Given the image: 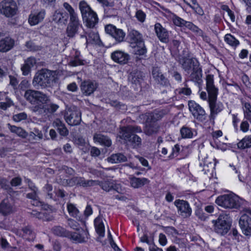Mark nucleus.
Returning a JSON list of instances; mask_svg holds the SVG:
<instances>
[{"label":"nucleus","instance_id":"obj_1","mask_svg":"<svg viewBox=\"0 0 251 251\" xmlns=\"http://www.w3.org/2000/svg\"><path fill=\"white\" fill-rule=\"evenodd\" d=\"M206 90L209 96V104L212 115H216L221 112L224 108L223 104L216 101L218 95V89L214 85L213 76L209 75L206 76Z\"/></svg>","mask_w":251,"mask_h":251},{"label":"nucleus","instance_id":"obj_2","mask_svg":"<svg viewBox=\"0 0 251 251\" xmlns=\"http://www.w3.org/2000/svg\"><path fill=\"white\" fill-rule=\"evenodd\" d=\"M53 72L47 69L38 71L35 75L32 84L36 89L51 87L55 82L56 77L52 74Z\"/></svg>","mask_w":251,"mask_h":251},{"label":"nucleus","instance_id":"obj_3","mask_svg":"<svg viewBox=\"0 0 251 251\" xmlns=\"http://www.w3.org/2000/svg\"><path fill=\"white\" fill-rule=\"evenodd\" d=\"M25 99L35 105V111H40V109L45 108V104L49 100L48 97L44 93L36 90L28 89L25 93Z\"/></svg>","mask_w":251,"mask_h":251},{"label":"nucleus","instance_id":"obj_4","mask_svg":"<svg viewBox=\"0 0 251 251\" xmlns=\"http://www.w3.org/2000/svg\"><path fill=\"white\" fill-rule=\"evenodd\" d=\"M79 8L81 14L83 22L85 26L90 28H94L99 21L96 12L94 11L84 0L80 1Z\"/></svg>","mask_w":251,"mask_h":251},{"label":"nucleus","instance_id":"obj_5","mask_svg":"<svg viewBox=\"0 0 251 251\" xmlns=\"http://www.w3.org/2000/svg\"><path fill=\"white\" fill-rule=\"evenodd\" d=\"M127 39L132 49V53L136 55L135 61L137 63L141 60V34L137 30L128 28Z\"/></svg>","mask_w":251,"mask_h":251},{"label":"nucleus","instance_id":"obj_6","mask_svg":"<svg viewBox=\"0 0 251 251\" xmlns=\"http://www.w3.org/2000/svg\"><path fill=\"white\" fill-rule=\"evenodd\" d=\"M165 114L164 110H155L153 112L146 114L144 117L146 119L145 133L151 135L156 132L158 127L156 122L161 119Z\"/></svg>","mask_w":251,"mask_h":251},{"label":"nucleus","instance_id":"obj_7","mask_svg":"<svg viewBox=\"0 0 251 251\" xmlns=\"http://www.w3.org/2000/svg\"><path fill=\"white\" fill-rule=\"evenodd\" d=\"M32 204L35 206L40 207L41 211L33 210L31 214L33 217L41 220L43 221H51L54 217L50 212V205L44 202L40 201L37 198L32 201Z\"/></svg>","mask_w":251,"mask_h":251},{"label":"nucleus","instance_id":"obj_8","mask_svg":"<svg viewBox=\"0 0 251 251\" xmlns=\"http://www.w3.org/2000/svg\"><path fill=\"white\" fill-rule=\"evenodd\" d=\"M212 223L214 225V231L220 235H224L230 228L231 220L229 215L222 214L216 220H213Z\"/></svg>","mask_w":251,"mask_h":251},{"label":"nucleus","instance_id":"obj_9","mask_svg":"<svg viewBox=\"0 0 251 251\" xmlns=\"http://www.w3.org/2000/svg\"><path fill=\"white\" fill-rule=\"evenodd\" d=\"M218 205L225 208H237L240 205L239 198L233 194H227L219 196L215 200Z\"/></svg>","mask_w":251,"mask_h":251},{"label":"nucleus","instance_id":"obj_10","mask_svg":"<svg viewBox=\"0 0 251 251\" xmlns=\"http://www.w3.org/2000/svg\"><path fill=\"white\" fill-rule=\"evenodd\" d=\"M18 7L14 0H2L0 1V13L7 18L15 16Z\"/></svg>","mask_w":251,"mask_h":251},{"label":"nucleus","instance_id":"obj_11","mask_svg":"<svg viewBox=\"0 0 251 251\" xmlns=\"http://www.w3.org/2000/svg\"><path fill=\"white\" fill-rule=\"evenodd\" d=\"M239 224L244 235H251V209H246L241 213Z\"/></svg>","mask_w":251,"mask_h":251},{"label":"nucleus","instance_id":"obj_12","mask_svg":"<svg viewBox=\"0 0 251 251\" xmlns=\"http://www.w3.org/2000/svg\"><path fill=\"white\" fill-rule=\"evenodd\" d=\"M64 116L66 122L71 126L79 125L81 121V113L77 109L73 110L69 108Z\"/></svg>","mask_w":251,"mask_h":251},{"label":"nucleus","instance_id":"obj_13","mask_svg":"<svg viewBox=\"0 0 251 251\" xmlns=\"http://www.w3.org/2000/svg\"><path fill=\"white\" fill-rule=\"evenodd\" d=\"M128 79L135 91H141V71L133 68L128 75Z\"/></svg>","mask_w":251,"mask_h":251},{"label":"nucleus","instance_id":"obj_14","mask_svg":"<svg viewBox=\"0 0 251 251\" xmlns=\"http://www.w3.org/2000/svg\"><path fill=\"white\" fill-rule=\"evenodd\" d=\"M178 214L184 218L190 217L192 214V209L189 203L182 200H176L174 202Z\"/></svg>","mask_w":251,"mask_h":251},{"label":"nucleus","instance_id":"obj_15","mask_svg":"<svg viewBox=\"0 0 251 251\" xmlns=\"http://www.w3.org/2000/svg\"><path fill=\"white\" fill-rule=\"evenodd\" d=\"M46 16L45 9L32 10L28 16V23L30 26H34L42 22Z\"/></svg>","mask_w":251,"mask_h":251},{"label":"nucleus","instance_id":"obj_16","mask_svg":"<svg viewBox=\"0 0 251 251\" xmlns=\"http://www.w3.org/2000/svg\"><path fill=\"white\" fill-rule=\"evenodd\" d=\"M110 57L114 62L121 65L128 64L130 60V56L128 53L120 50L113 51L111 53Z\"/></svg>","mask_w":251,"mask_h":251},{"label":"nucleus","instance_id":"obj_17","mask_svg":"<svg viewBox=\"0 0 251 251\" xmlns=\"http://www.w3.org/2000/svg\"><path fill=\"white\" fill-rule=\"evenodd\" d=\"M188 106L190 112L195 118L199 120H202L204 119L205 112L198 103L191 100L188 102Z\"/></svg>","mask_w":251,"mask_h":251},{"label":"nucleus","instance_id":"obj_18","mask_svg":"<svg viewBox=\"0 0 251 251\" xmlns=\"http://www.w3.org/2000/svg\"><path fill=\"white\" fill-rule=\"evenodd\" d=\"M105 31L106 33L111 35L118 42L124 41L126 35L122 29L117 28L115 25L111 24L107 25L105 26Z\"/></svg>","mask_w":251,"mask_h":251},{"label":"nucleus","instance_id":"obj_19","mask_svg":"<svg viewBox=\"0 0 251 251\" xmlns=\"http://www.w3.org/2000/svg\"><path fill=\"white\" fill-rule=\"evenodd\" d=\"M80 25L78 16L70 17V21L66 29L68 36L69 37H73L77 32Z\"/></svg>","mask_w":251,"mask_h":251},{"label":"nucleus","instance_id":"obj_20","mask_svg":"<svg viewBox=\"0 0 251 251\" xmlns=\"http://www.w3.org/2000/svg\"><path fill=\"white\" fill-rule=\"evenodd\" d=\"M15 45V41L10 36L0 38V52L5 53L11 50Z\"/></svg>","mask_w":251,"mask_h":251},{"label":"nucleus","instance_id":"obj_21","mask_svg":"<svg viewBox=\"0 0 251 251\" xmlns=\"http://www.w3.org/2000/svg\"><path fill=\"white\" fill-rule=\"evenodd\" d=\"M15 211L14 204L8 199H3L0 203V214L3 216H8Z\"/></svg>","mask_w":251,"mask_h":251},{"label":"nucleus","instance_id":"obj_22","mask_svg":"<svg viewBox=\"0 0 251 251\" xmlns=\"http://www.w3.org/2000/svg\"><path fill=\"white\" fill-rule=\"evenodd\" d=\"M154 29L155 33L161 42L165 43L169 42V33L160 24H156L154 25Z\"/></svg>","mask_w":251,"mask_h":251},{"label":"nucleus","instance_id":"obj_23","mask_svg":"<svg viewBox=\"0 0 251 251\" xmlns=\"http://www.w3.org/2000/svg\"><path fill=\"white\" fill-rule=\"evenodd\" d=\"M52 126L57 131L61 136L65 137L69 134V130L64 122L59 118L55 119L53 123Z\"/></svg>","mask_w":251,"mask_h":251},{"label":"nucleus","instance_id":"obj_24","mask_svg":"<svg viewBox=\"0 0 251 251\" xmlns=\"http://www.w3.org/2000/svg\"><path fill=\"white\" fill-rule=\"evenodd\" d=\"M120 138L126 142L130 141L133 133H135V128L132 126H124L120 128Z\"/></svg>","mask_w":251,"mask_h":251},{"label":"nucleus","instance_id":"obj_25","mask_svg":"<svg viewBox=\"0 0 251 251\" xmlns=\"http://www.w3.org/2000/svg\"><path fill=\"white\" fill-rule=\"evenodd\" d=\"M151 75L153 78L161 85H167V79L164 77L160 72L159 68L153 67L152 69Z\"/></svg>","mask_w":251,"mask_h":251},{"label":"nucleus","instance_id":"obj_26","mask_svg":"<svg viewBox=\"0 0 251 251\" xmlns=\"http://www.w3.org/2000/svg\"><path fill=\"white\" fill-rule=\"evenodd\" d=\"M80 89L85 95L89 96L95 91L96 87L91 81L85 80L81 83Z\"/></svg>","mask_w":251,"mask_h":251},{"label":"nucleus","instance_id":"obj_27","mask_svg":"<svg viewBox=\"0 0 251 251\" xmlns=\"http://www.w3.org/2000/svg\"><path fill=\"white\" fill-rule=\"evenodd\" d=\"M67 208L70 216L76 218L77 220L81 223H85L83 217L79 215V211L75 204L71 203H68L67 204Z\"/></svg>","mask_w":251,"mask_h":251},{"label":"nucleus","instance_id":"obj_28","mask_svg":"<svg viewBox=\"0 0 251 251\" xmlns=\"http://www.w3.org/2000/svg\"><path fill=\"white\" fill-rule=\"evenodd\" d=\"M94 140L96 142H98L100 145L106 147H109L112 145L111 140L107 136L101 134H95Z\"/></svg>","mask_w":251,"mask_h":251},{"label":"nucleus","instance_id":"obj_29","mask_svg":"<svg viewBox=\"0 0 251 251\" xmlns=\"http://www.w3.org/2000/svg\"><path fill=\"white\" fill-rule=\"evenodd\" d=\"M97 180L99 182H97V185L100 186L103 190L109 192L112 190H116V185L111 180Z\"/></svg>","mask_w":251,"mask_h":251},{"label":"nucleus","instance_id":"obj_30","mask_svg":"<svg viewBox=\"0 0 251 251\" xmlns=\"http://www.w3.org/2000/svg\"><path fill=\"white\" fill-rule=\"evenodd\" d=\"M53 234L57 236L67 238L69 231L60 226H54L52 228Z\"/></svg>","mask_w":251,"mask_h":251},{"label":"nucleus","instance_id":"obj_31","mask_svg":"<svg viewBox=\"0 0 251 251\" xmlns=\"http://www.w3.org/2000/svg\"><path fill=\"white\" fill-rule=\"evenodd\" d=\"M203 159L204 169L205 171H210L213 170L216 165L215 159L213 157L206 156Z\"/></svg>","mask_w":251,"mask_h":251},{"label":"nucleus","instance_id":"obj_32","mask_svg":"<svg viewBox=\"0 0 251 251\" xmlns=\"http://www.w3.org/2000/svg\"><path fill=\"white\" fill-rule=\"evenodd\" d=\"M69 15L66 11L56 12L54 15V19L57 20L59 23L66 24L67 23Z\"/></svg>","mask_w":251,"mask_h":251},{"label":"nucleus","instance_id":"obj_33","mask_svg":"<svg viewBox=\"0 0 251 251\" xmlns=\"http://www.w3.org/2000/svg\"><path fill=\"white\" fill-rule=\"evenodd\" d=\"M67 238L78 243H83L86 242L84 237L82 236L81 234L75 232L69 231Z\"/></svg>","mask_w":251,"mask_h":251},{"label":"nucleus","instance_id":"obj_34","mask_svg":"<svg viewBox=\"0 0 251 251\" xmlns=\"http://www.w3.org/2000/svg\"><path fill=\"white\" fill-rule=\"evenodd\" d=\"M238 148L245 149L251 147V135L246 136L238 144Z\"/></svg>","mask_w":251,"mask_h":251},{"label":"nucleus","instance_id":"obj_35","mask_svg":"<svg viewBox=\"0 0 251 251\" xmlns=\"http://www.w3.org/2000/svg\"><path fill=\"white\" fill-rule=\"evenodd\" d=\"M9 129L11 132L16 133L18 136L22 138H25L27 135V132L21 127L10 126Z\"/></svg>","mask_w":251,"mask_h":251},{"label":"nucleus","instance_id":"obj_36","mask_svg":"<svg viewBox=\"0 0 251 251\" xmlns=\"http://www.w3.org/2000/svg\"><path fill=\"white\" fill-rule=\"evenodd\" d=\"M225 41L233 48H236L239 45V41L230 34H226L224 37Z\"/></svg>","mask_w":251,"mask_h":251},{"label":"nucleus","instance_id":"obj_37","mask_svg":"<svg viewBox=\"0 0 251 251\" xmlns=\"http://www.w3.org/2000/svg\"><path fill=\"white\" fill-rule=\"evenodd\" d=\"M80 182H79V186L83 187H88L97 185V182H99L97 180H85L83 177H80Z\"/></svg>","mask_w":251,"mask_h":251},{"label":"nucleus","instance_id":"obj_38","mask_svg":"<svg viewBox=\"0 0 251 251\" xmlns=\"http://www.w3.org/2000/svg\"><path fill=\"white\" fill-rule=\"evenodd\" d=\"M28 83L27 80H22L18 86V90L16 91V93L21 96L25 97V93L27 91V90L26 89L28 87Z\"/></svg>","mask_w":251,"mask_h":251},{"label":"nucleus","instance_id":"obj_39","mask_svg":"<svg viewBox=\"0 0 251 251\" xmlns=\"http://www.w3.org/2000/svg\"><path fill=\"white\" fill-rule=\"evenodd\" d=\"M243 108L244 118L251 124V105L249 103L245 102Z\"/></svg>","mask_w":251,"mask_h":251},{"label":"nucleus","instance_id":"obj_40","mask_svg":"<svg viewBox=\"0 0 251 251\" xmlns=\"http://www.w3.org/2000/svg\"><path fill=\"white\" fill-rule=\"evenodd\" d=\"M180 133L183 138H191L194 135L192 130L187 127H183L180 130Z\"/></svg>","mask_w":251,"mask_h":251},{"label":"nucleus","instance_id":"obj_41","mask_svg":"<svg viewBox=\"0 0 251 251\" xmlns=\"http://www.w3.org/2000/svg\"><path fill=\"white\" fill-rule=\"evenodd\" d=\"M202 76L201 70L199 66L195 65L193 68V72L191 74L192 78L195 81H199Z\"/></svg>","mask_w":251,"mask_h":251},{"label":"nucleus","instance_id":"obj_42","mask_svg":"<svg viewBox=\"0 0 251 251\" xmlns=\"http://www.w3.org/2000/svg\"><path fill=\"white\" fill-rule=\"evenodd\" d=\"M95 230L100 237H103L105 235V226L103 222L95 224Z\"/></svg>","mask_w":251,"mask_h":251},{"label":"nucleus","instance_id":"obj_43","mask_svg":"<svg viewBox=\"0 0 251 251\" xmlns=\"http://www.w3.org/2000/svg\"><path fill=\"white\" fill-rule=\"evenodd\" d=\"M111 159H113L115 162H123L127 160L126 157L123 153H117L112 155Z\"/></svg>","mask_w":251,"mask_h":251},{"label":"nucleus","instance_id":"obj_44","mask_svg":"<svg viewBox=\"0 0 251 251\" xmlns=\"http://www.w3.org/2000/svg\"><path fill=\"white\" fill-rule=\"evenodd\" d=\"M63 7L69 13L68 14L70 16V18L78 16L77 14L75 12L74 9L69 3L65 2L63 3Z\"/></svg>","mask_w":251,"mask_h":251},{"label":"nucleus","instance_id":"obj_45","mask_svg":"<svg viewBox=\"0 0 251 251\" xmlns=\"http://www.w3.org/2000/svg\"><path fill=\"white\" fill-rule=\"evenodd\" d=\"M163 230L168 236L172 237H176L178 234L177 230L172 226L163 227Z\"/></svg>","mask_w":251,"mask_h":251},{"label":"nucleus","instance_id":"obj_46","mask_svg":"<svg viewBox=\"0 0 251 251\" xmlns=\"http://www.w3.org/2000/svg\"><path fill=\"white\" fill-rule=\"evenodd\" d=\"M25 46L27 50L30 51H37L40 50V47L36 45L31 41L26 42Z\"/></svg>","mask_w":251,"mask_h":251},{"label":"nucleus","instance_id":"obj_47","mask_svg":"<svg viewBox=\"0 0 251 251\" xmlns=\"http://www.w3.org/2000/svg\"><path fill=\"white\" fill-rule=\"evenodd\" d=\"M47 103L45 104V108L44 109H40L41 110H44V111H45L46 110H47V111L49 112L50 113H54L55 112L57 109L59 108V106L58 105L54 103H51L50 104H47Z\"/></svg>","mask_w":251,"mask_h":251},{"label":"nucleus","instance_id":"obj_48","mask_svg":"<svg viewBox=\"0 0 251 251\" xmlns=\"http://www.w3.org/2000/svg\"><path fill=\"white\" fill-rule=\"evenodd\" d=\"M130 184L132 187L139 188L141 186V178L133 177L130 179Z\"/></svg>","mask_w":251,"mask_h":251},{"label":"nucleus","instance_id":"obj_49","mask_svg":"<svg viewBox=\"0 0 251 251\" xmlns=\"http://www.w3.org/2000/svg\"><path fill=\"white\" fill-rule=\"evenodd\" d=\"M158 243L161 246L164 247L168 244V240L166 235L162 233L159 234Z\"/></svg>","mask_w":251,"mask_h":251},{"label":"nucleus","instance_id":"obj_50","mask_svg":"<svg viewBox=\"0 0 251 251\" xmlns=\"http://www.w3.org/2000/svg\"><path fill=\"white\" fill-rule=\"evenodd\" d=\"M173 21L175 25L178 26H183L185 23V21L176 16L173 17Z\"/></svg>","mask_w":251,"mask_h":251},{"label":"nucleus","instance_id":"obj_51","mask_svg":"<svg viewBox=\"0 0 251 251\" xmlns=\"http://www.w3.org/2000/svg\"><path fill=\"white\" fill-rule=\"evenodd\" d=\"M30 189L32 190L33 192L27 193L26 194V198L33 201L37 197L36 193L37 188L35 186H33V187H30Z\"/></svg>","mask_w":251,"mask_h":251},{"label":"nucleus","instance_id":"obj_52","mask_svg":"<svg viewBox=\"0 0 251 251\" xmlns=\"http://www.w3.org/2000/svg\"><path fill=\"white\" fill-rule=\"evenodd\" d=\"M22 179L20 176H16L13 178L10 181V185L12 187L20 186L22 184Z\"/></svg>","mask_w":251,"mask_h":251},{"label":"nucleus","instance_id":"obj_53","mask_svg":"<svg viewBox=\"0 0 251 251\" xmlns=\"http://www.w3.org/2000/svg\"><path fill=\"white\" fill-rule=\"evenodd\" d=\"M130 139L128 142H130L132 144H136L138 145L141 143V138L136 135L135 133H133V135L131 137Z\"/></svg>","mask_w":251,"mask_h":251},{"label":"nucleus","instance_id":"obj_54","mask_svg":"<svg viewBox=\"0 0 251 251\" xmlns=\"http://www.w3.org/2000/svg\"><path fill=\"white\" fill-rule=\"evenodd\" d=\"M27 118V115L24 112L20 113L13 116V119L16 122H20L25 120Z\"/></svg>","mask_w":251,"mask_h":251},{"label":"nucleus","instance_id":"obj_55","mask_svg":"<svg viewBox=\"0 0 251 251\" xmlns=\"http://www.w3.org/2000/svg\"><path fill=\"white\" fill-rule=\"evenodd\" d=\"M80 177H73L71 178V179H69L67 180L68 183L70 186H73L74 185H77L79 186V181Z\"/></svg>","mask_w":251,"mask_h":251},{"label":"nucleus","instance_id":"obj_56","mask_svg":"<svg viewBox=\"0 0 251 251\" xmlns=\"http://www.w3.org/2000/svg\"><path fill=\"white\" fill-rule=\"evenodd\" d=\"M25 63L28 65L31 68H32L34 65L36 63V60L33 56H30L25 60Z\"/></svg>","mask_w":251,"mask_h":251},{"label":"nucleus","instance_id":"obj_57","mask_svg":"<svg viewBox=\"0 0 251 251\" xmlns=\"http://www.w3.org/2000/svg\"><path fill=\"white\" fill-rule=\"evenodd\" d=\"M249 124L247 121H242L240 124V129L241 130L246 133L249 129Z\"/></svg>","mask_w":251,"mask_h":251},{"label":"nucleus","instance_id":"obj_58","mask_svg":"<svg viewBox=\"0 0 251 251\" xmlns=\"http://www.w3.org/2000/svg\"><path fill=\"white\" fill-rule=\"evenodd\" d=\"M31 68L27 64L24 63L21 67L23 75H28L31 72Z\"/></svg>","mask_w":251,"mask_h":251},{"label":"nucleus","instance_id":"obj_59","mask_svg":"<svg viewBox=\"0 0 251 251\" xmlns=\"http://www.w3.org/2000/svg\"><path fill=\"white\" fill-rule=\"evenodd\" d=\"M0 245L3 249H7L10 248V245L4 238H1L0 240Z\"/></svg>","mask_w":251,"mask_h":251},{"label":"nucleus","instance_id":"obj_60","mask_svg":"<svg viewBox=\"0 0 251 251\" xmlns=\"http://www.w3.org/2000/svg\"><path fill=\"white\" fill-rule=\"evenodd\" d=\"M10 84L14 89H16L18 84V80L16 77L14 76L10 75Z\"/></svg>","mask_w":251,"mask_h":251},{"label":"nucleus","instance_id":"obj_61","mask_svg":"<svg viewBox=\"0 0 251 251\" xmlns=\"http://www.w3.org/2000/svg\"><path fill=\"white\" fill-rule=\"evenodd\" d=\"M233 126L236 131H238V123L239 119L237 117V114H233L231 115Z\"/></svg>","mask_w":251,"mask_h":251},{"label":"nucleus","instance_id":"obj_62","mask_svg":"<svg viewBox=\"0 0 251 251\" xmlns=\"http://www.w3.org/2000/svg\"><path fill=\"white\" fill-rule=\"evenodd\" d=\"M69 221L71 228L77 231L79 230V224L77 222L72 219H70Z\"/></svg>","mask_w":251,"mask_h":251},{"label":"nucleus","instance_id":"obj_63","mask_svg":"<svg viewBox=\"0 0 251 251\" xmlns=\"http://www.w3.org/2000/svg\"><path fill=\"white\" fill-rule=\"evenodd\" d=\"M192 61L191 59H186L182 64L183 67L185 70L188 71L191 68Z\"/></svg>","mask_w":251,"mask_h":251},{"label":"nucleus","instance_id":"obj_64","mask_svg":"<svg viewBox=\"0 0 251 251\" xmlns=\"http://www.w3.org/2000/svg\"><path fill=\"white\" fill-rule=\"evenodd\" d=\"M149 251H163V249L159 248L155 244H150L149 246Z\"/></svg>","mask_w":251,"mask_h":251}]
</instances>
